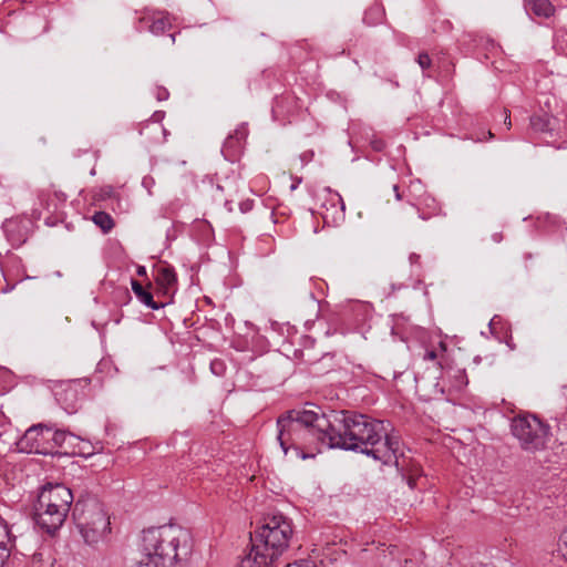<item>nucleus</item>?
<instances>
[{"mask_svg": "<svg viewBox=\"0 0 567 567\" xmlns=\"http://www.w3.org/2000/svg\"><path fill=\"white\" fill-rule=\"evenodd\" d=\"M331 426L330 447L360 452L383 464L400 466V437L389 433L383 421L343 410L331 413Z\"/></svg>", "mask_w": 567, "mask_h": 567, "instance_id": "obj_1", "label": "nucleus"}, {"mask_svg": "<svg viewBox=\"0 0 567 567\" xmlns=\"http://www.w3.org/2000/svg\"><path fill=\"white\" fill-rule=\"evenodd\" d=\"M277 440L285 454L295 450L302 460L313 458L330 447L331 414H320L315 410L295 409L277 420Z\"/></svg>", "mask_w": 567, "mask_h": 567, "instance_id": "obj_2", "label": "nucleus"}, {"mask_svg": "<svg viewBox=\"0 0 567 567\" xmlns=\"http://www.w3.org/2000/svg\"><path fill=\"white\" fill-rule=\"evenodd\" d=\"M140 565L146 567L183 566L193 551L189 530L175 524L144 529L138 545Z\"/></svg>", "mask_w": 567, "mask_h": 567, "instance_id": "obj_3", "label": "nucleus"}, {"mask_svg": "<svg viewBox=\"0 0 567 567\" xmlns=\"http://www.w3.org/2000/svg\"><path fill=\"white\" fill-rule=\"evenodd\" d=\"M72 515L84 543L90 546L104 540L111 533L110 517L103 504L95 498L76 501Z\"/></svg>", "mask_w": 567, "mask_h": 567, "instance_id": "obj_4", "label": "nucleus"}, {"mask_svg": "<svg viewBox=\"0 0 567 567\" xmlns=\"http://www.w3.org/2000/svg\"><path fill=\"white\" fill-rule=\"evenodd\" d=\"M292 534L290 519L278 513L266 516L261 526L250 533V540L277 560L289 548Z\"/></svg>", "mask_w": 567, "mask_h": 567, "instance_id": "obj_5", "label": "nucleus"}, {"mask_svg": "<svg viewBox=\"0 0 567 567\" xmlns=\"http://www.w3.org/2000/svg\"><path fill=\"white\" fill-rule=\"evenodd\" d=\"M511 430L520 447L527 452L545 449L549 437V426L530 414L515 416L512 420Z\"/></svg>", "mask_w": 567, "mask_h": 567, "instance_id": "obj_6", "label": "nucleus"}, {"mask_svg": "<svg viewBox=\"0 0 567 567\" xmlns=\"http://www.w3.org/2000/svg\"><path fill=\"white\" fill-rule=\"evenodd\" d=\"M52 431V425L42 423L30 426L17 443L19 451L28 454L35 453L42 455L52 453L49 437Z\"/></svg>", "mask_w": 567, "mask_h": 567, "instance_id": "obj_7", "label": "nucleus"}, {"mask_svg": "<svg viewBox=\"0 0 567 567\" xmlns=\"http://www.w3.org/2000/svg\"><path fill=\"white\" fill-rule=\"evenodd\" d=\"M34 519L37 525L45 533L53 535L65 522L70 509L51 507L49 504H39L34 507Z\"/></svg>", "mask_w": 567, "mask_h": 567, "instance_id": "obj_8", "label": "nucleus"}, {"mask_svg": "<svg viewBox=\"0 0 567 567\" xmlns=\"http://www.w3.org/2000/svg\"><path fill=\"white\" fill-rule=\"evenodd\" d=\"M74 501L72 491L63 484H47L41 488L38 496V503H47L51 507L71 509Z\"/></svg>", "mask_w": 567, "mask_h": 567, "instance_id": "obj_9", "label": "nucleus"}, {"mask_svg": "<svg viewBox=\"0 0 567 567\" xmlns=\"http://www.w3.org/2000/svg\"><path fill=\"white\" fill-rule=\"evenodd\" d=\"M154 279L161 293L172 299L177 290V276L174 268L167 262L158 265L155 268Z\"/></svg>", "mask_w": 567, "mask_h": 567, "instance_id": "obj_10", "label": "nucleus"}, {"mask_svg": "<svg viewBox=\"0 0 567 567\" xmlns=\"http://www.w3.org/2000/svg\"><path fill=\"white\" fill-rule=\"evenodd\" d=\"M275 561L267 551L261 547L257 548V544L250 540V550L241 558L237 567H270Z\"/></svg>", "mask_w": 567, "mask_h": 567, "instance_id": "obj_11", "label": "nucleus"}, {"mask_svg": "<svg viewBox=\"0 0 567 567\" xmlns=\"http://www.w3.org/2000/svg\"><path fill=\"white\" fill-rule=\"evenodd\" d=\"M55 398L61 408L68 413H75L79 409V393L76 388L68 385L55 392Z\"/></svg>", "mask_w": 567, "mask_h": 567, "instance_id": "obj_12", "label": "nucleus"}, {"mask_svg": "<svg viewBox=\"0 0 567 567\" xmlns=\"http://www.w3.org/2000/svg\"><path fill=\"white\" fill-rule=\"evenodd\" d=\"M14 536L8 525V523L0 516V567H2L6 560L10 557L13 548Z\"/></svg>", "mask_w": 567, "mask_h": 567, "instance_id": "obj_13", "label": "nucleus"}, {"mask_svg": "<svg viewBox=\"0 0 567 567\" xmlns=\"http://www.w3.org/2000/svg\"><path fill=\"white\" fill-rule=\"evenodd\" d=\"M524 4L528 14L539 18H549L554 13V7L549 0H527Z\"/></svg>", "mask_w": 567, "mask_h": 567, "instance_id": "obj_14", "label": "nucleus"}, {"mask_svg": "<svg viewBox=\"0 0 567 567\" xmlns=\"http://www.w3.org/2000/svg\"><path fill=\"white\" fill-rule=\"evenodd\" d=\"M148 23V29L153 34H162L167 28L171 27L168 13H159L158 16L143 17L140 23Z\"/></svg>", "mask_w": 567, "mask_h": 567, "instance_id": "obj_15", "label": "nucleus"}, {"mask_svg": "<svg viewBox=\"0 0 567 567\" xmlns=\"http://www.w3.org/2000/svg\"><path fill=\"white\" fill-rule=\"evenodd\" d=\"M131 287L133 292L138 298V300L153 310H157L169 303V301L159 303L155 302L153 299V295L150 291L145 290L144 287L137 280L133 279L131 281Z\"/></svg>", "mask_w": 567, "mask_h": 567, "instance_id": "obj_16", "label": "nucleus"}, {"mask_svg": "<svg viewBox=\"0 0 567 567\" xmlns=\"http://www.w3.org/2000/svg\"><path fill=\"white\" fill-rule=\"evenodd\" d=\"M443 373L451 380L455 390H462L468 383L465 369L447 367Z\"/></svg>", "mask_w": 567, "mask_h": 567, "instance_id": "obj_17", "label": "nucleus"}, {"mask_svg": "<svg viewBox=\"0 0 567 567\" xmlns=\"http://www.w3.org/2000/svg\"><path fill=\"white\" fill-rule=\"evenodd\" d=\"M243 146L234 136H228L223 145L221 153L227 161L235 162L241 152Z\"/></svg>", "mask_w": 567, "mask_h": 567, "instance_id": "obj_18", "label": "nucleus"}, {"mask_svg": "<svg viewBox=\"0 0 567 567\" xmlns=\"http://www.w3.org/2000/svg\"><path fill=\"white\" fill-rule=\"evenodd\" d=\"M92 221L101 228L104 234H107L114 227V220L110 214L105 212H96L92 216Z\"/></svg>", "mask_w": 567, "mask_h": 567, "instance_id": "obj_19", "label": "nucleus"}, {"mask_svg": "<svg viewBox=\"0 0 567 567\" xmlns=\"http://www.w3.org/2000/svg\"><path fill=\"white\" fill-rule=\"evenodd\" d=\"M53 431L50 433V443L52 446V450L56 446H61L64 444L68 436H72L71 433L66 432L65 430L56 429L54 425Z\"/></svg>", "mask_w": 567, "mask_h": 567, "instance_id": "obj_20", "label": "nucleus"}, {"mask_svg": "<svg viewBox=\"0 0 567 567\" xmlns=\"http://www.w3.org/2000/svg\"><path fill=\"white\" fill-rule=\"evenodd\" d=\"M247 135H248V130H247V127H246L244 124H241L240 126H238V127L235 130L234 134H230V136H234V137H235V140H236L238 143H240V145H241V146H243V144H244V142H245V140H246Z\"/></svg>", "mask_w": 567, "mask_h": 567, "instance_id": "obj_21", "label": "nucleus"}, {"mask_svg": "<svg viewBox=\"0 0 567 567\" xmlns=\"http://www.w3.org/2000/svg\"><path fill=\"white\" fill-rule=\"evenodd\" d=\"M210 370L215 375H223L226 370V365L223 360L215 359L210 362Z\"/></svg>", "mask_w": 567, "mask_h": 567, "instance_id": "obj_22", "label": "nucleus"}, {"mask_svg": "<svg viewBox=\"0 0 567 567\" xmlns=\"http://www.w3.org/2000/svg\"><path fill=\"white\" fill-rule=\"evenodd\" d=\"M558 550L567 559V529L564 530L559 538Z\"/></svg>", "mask_w": 567, "mask_h": 567, "instance_id": "obj_23", "label": "nucleus"}, {"mask_svg": "<svg viewBox=\"0 0 567 567\" xmlns=\"http://www.w3.org/2000/svg\"><path fill=\"white\" fill-rule=\"evenodd\" d=\"M417 63L422 70L430 68L431 59L427 53H420L417 56Z\"/></svg>", "mask_w": 567, "mask_h": 567, "instance_id": "obj_24", "label": "nucleus"}, {"mask_svg": "<svg viewBox=\"0 0 567 567\" xmlns=\"http://www.w3.org/2000/svg\"><path fill=\"white\" fill-rule=\"evenodd\" d=\"M154 94H155L156 100L159 101V102L167 100L168 96H169V93H168L167 89H165L163 86H157L155 89V93Z\"/></svg>", "mask_w": 567, "mask_h": 567, "instance_id": "obj_25", "label": "nucleus"}, {"mask_svg": "<svg viewBox=\"0 0 567 567\" xmlns=\"http://www.w3.org/2000/svg\"><path fill=\"white\" fill-rule=\"evenodd\" d=\"M423 358L424 360L434 361L437 359V353L435 350H426Z\"/></svg>", "mask_w": 567, "mask_h": 567, "instance_id": "obj_26", "label": "nucleus"}, {"mask_svg": "<svg viewBox=\"0 0 567 567\" xmlns=\"http://www.w3.org/2000/svg\"><path fill=\"white\" fill-rule=\"evenodd\" d=\"M143 186L148 188L154 184V181L152 177H144L142 182Z\"/></svg>", "mask_w": 567, "mask_h": 567, "instance_id": "obj_27", "label": "nucleus"}, {"mask_svg": "<svg viewBox=\"0 0 567 567\" xmlns=\"http://www.w3.org/2000/svg\"><path fill=\"white\" fill-rule=\"evenodd\" d=\"M103 561L107 563V567H112V558L111 557H106ZM114 567H123V561L122 560L116 561Z\"/></svg>", "mask_w": 567, "mask_h": 567, "instance_id": "obj_28", "label": "nucleus"}, {"mask_svg": "<svg viewBox=\"0 0 567 567\" xmlns=\"http://www.w3.org/2000/svg\"><path fill=\"white\" fill-rule=\"evenodd\" d=\"M504 124L506 125L507 130H509L511 126H512L511 116H509V113H508L507 110H505V121H504Z\"/></svg>", "mask_w": 567, "mask_h": 567, "instance_id": "obj_29", "label": "nucleus"}, {"mask_svg": "<svg viewBox=\"0 0 567 567\" xmlns=\"http://www.w3.org/2000/svg\"><path fill=\"white\" fill-rule=\"evenodd\" d=\"M333 196H334V197H336V199L340 203V210H341V213H343V212H344L346 206H344V203H343V200H342L341 196H340L339 194H337V193H336Z\"/></svg>", "mask_w": 567, "mask_h": 567, "instance_id": "obj_30", "label": "nucleus"}, {"mask_svg": "<svg viewBox=\"0 0 567 567\" xmlns=\"http://www.w3.org/2000/svg\"><path fill=\"white\" fill-rule=\"evenodd\" d=\"M287 567H309V564L306 561H299L287 565Z\"/></svg>", "mask_w": 567, "mask_h": 567, "instance_id": "obj_31", "label": "nucleus"}, {"mask_svg": "<svg viewBox=\"0 0 567 567\" xmlns=\"http://www.w3.org/2000/svg\"><path fill=\"white\" fill-rule=\"evenodd\" d=\"M409 259H410V262L413 265V264H416L419 261L420 256L417 254L413 252V254L410 255Z\"/></svg>", "mask_w": 567, "mask_h": 567, "instance_id": "obj_32", "label": "nucleus"}, {"mask_svg": "<svg viewBox=\"0 0 567 567\" xmlns=\"http://www.w3.org/2000/svg\"><path fill=\"white\" fill-rule=\"evenodd\" d=\"M163 116H164L163 112H155L152 117L154 118V121L159 122Z\"/></svg>", "mask_w": 567, "mask_h": 567, "instance_id": "obj_33", "label": "nucleus"}, {"mask_svg": "<svg viewBox=\"0 0 567 567\" xmlns=\"http://www.w3.org/2000/svg\"><path fill=\"white\" fill-rule=\"evenodd\" d=\"M138 276H145L146 275V268L144 266H138L136 270Z\"/></svg>", "mask_w": 567, "mask_h": 567, "instance_id": "obj_34", "label": "nucleus"}, {"mask_svg": "<svg viewBox=\"0 0 567 567\" xmlns=\"http://www.w3.org/2000/svg\"><path fill=\"white\" fill-rule=\"evenodd\" d=\"M393 190H394V193H395V198H396L398 200H400V199H401V194H400V192H399V186H398V185H394V186H393Z\"/></svg>", "mask_w": 567, "mask_h": 567, "instance_id": "obj_35", "label": "nucleus"}, {"mask_svg": "<svg viewBox=\"0 0 567 567\" xmlns=\"http://www.w3.org/2000/svg\"><path fill=\"white\" fill-rule=\"evenodd\" d=\"M300 183H301V178H298V179L296 181V183H293V184L291 185L290 189H291V190H295V189L298 187V185H299Z\"/></svg>", "mask_w": 567, "mask_h": 567, "instance_id": "obj_36", "label": "nucleus"}, {"mask_svg": "<svg viewBox=\"0 0 567 567\" xmlns=\"http://www.w3.org/2000/svg\"><path fill=\"white\" fill-rule=\"evenodd\" d=\"M408 484H409V486H410L411 488H413V487H414V485H415V480H414L413 477H409V480H408Z\"/></svg>", "mask_w": 567, "mask_h": 567, "instance_id": "obj_37", "label": "nucleus"}, {"mask_svg": "<svg viewBox=\"0 0 567 567\" xmlns=\"http://www.w3.org/2000/svg\"><path fill=\"white\" fill-rule=\"evenodd\" d=\"M383 147V144L381 142L374 144V148L378 151H381Z\"/></svg>", "mask_w": 567, "mask_h": 567, "instance_id": "obj_38", "label": "nucleus"}, {"mask_svg": "<svg viewBox=\"0 0 567 567\" xmlns=\"http://www.w3.org/2000/svg\"><path fill=\"white\" fill-rule=\"evenodd\" d=\"M14 286H11V287H6L2 289V292L7 293L9 291H11L13 289Z\"/></svg>", "mask_w": 567, "mask_h": 567, "instance_id": "obj_39", "label": "nucleus"}, {"mask_svg": "<svg viewBox=\"0 0 567 567\" xmlns=\"http://www.w3.org/2000/svg\"><path fill=\"white\" fill-rule=\"evenodd\" d=\"M493 238H494V240H495V241H497V243L501 240V238H499V237H498V235H496V234L493 236Z\"/></svg>", "mask_w": 567, "mask_h": 567, "instance_id": "obj_40", "label": "nucleus"}, {"mask_svg": "<svg viewBox=\"0 0 567 567\" xmlns=\"http://www.w3.org/2000/svg\"><path fill=\"white\" fill-rule=\"evenodd\" d=\"M248 208V205H241V210L245 212Z\"/></svg>", "mask_w": 567, "mask_h": 567, "instance_id": "obj_41", "label": "nucleus"}, {"mask_svg": "<svg viewBox=\"0 0 567 567\" xmlns=\"http://www.w3.org/2000/svg\"><path fill=\"white\" fill-rule=\"evenodd\" d=\"M248 208V205H241V210L245 212Z\"/></svg>", "mask_w": 567, "mask_h": 567, "instance_id": "obj_42", "label": "nucleus"}, {"mask_svg": "<svg viewBox=\"0 0 567 567\" xmlns=\"http://www.w3.org/2000/svg\"><path fill=\"white\" fill-rule=\"evenodd\" d=\"M493 323H494V318H493V319L491 320V322H489V327H491V328H492Z\"/></svg>", "mask_w": 567, "mask_h": 567, "instance_id": "obj_43", "label": "nucleus"}, {"mask_svg": "<svg viewBox=\"0 0 567 567\" xmlns=\"http://www.w3.org/2000/svg\"><path fill=\"white\" fill-rule=\"evenodd\" d=\"M527 2V0H524V3Z\"/></svg>", "mask_w": 567, "mask_h": 567, "instance_id": "obj_44", "label": "nucleus"}]
</instances>
